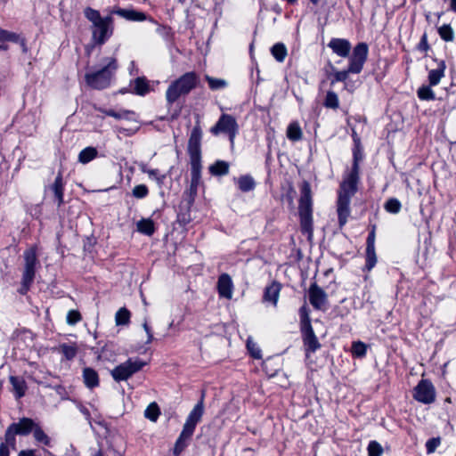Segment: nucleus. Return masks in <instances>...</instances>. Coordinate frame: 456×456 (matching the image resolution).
<instances>
[{
    "label": "nucleus",
    "instance_id": "27",
    "mask_svg": "<svg viewBox=\"0 0 456 456\" xmlns=\"http://www.w3.org/2000/svg\"><path fill=\"white\" fill-rule=\"evenodd\" d=\"M83 380L86 387L93 389L99 386V375L95 370L86 367L83 370Z\"/></svg>",
    "mask_w": 456,
    "mask_h": 456
},
{
    "label": "nucleus",
    "instance_id": "20",
    "mask_svg": "<svg viewBox=\"0 0 456 456\" xmlns=\"http://www.w3.org/2000/svg\"><path fill=\"white\" fill-rule=\"evenodd\" d=\"M111 13L117 14L127 20L131 21H143V20H150L151 22L155 23L156 21L151 18L148 17L146 13L143 12H139L134 9H123V8H118L116 10H113Z\"/></svg>",
    "mask_w": 456,
    "mask_h": 456
},
{
    "label": "nucleus",
    "instance_id": "33",
    "mask_svg": "<svg viewBox=\"0 0 456 456\" xmlns=\"http://www.w3.org/2000/svg\"><path fill=\"white\" fill-rule=\"evenodd\" d=\"M98 156V151L93 146L83 149L78 154V161L82 164H87Z\"/></svg>",
    "mask_w": 456,
    "mask_h": 456
},
{
    "label": "nucleus",
    "instance_id": "52",
    "mask_svg": "<svg viewBox=\"0 0 456 456\" xmlns=\"http://www.w3.org/2000/svg\"><path fill=\"white\" fill-rule=\"evenodd\" d=\"M149 190L145 184H139L134 187L132 195L136 199H144L148 196Z\"/></svg>",
    "mask_w": 456,
    "mask_h": 456
},
{
    "label": "nucleus",
    "instance_id": "7",
    "mask_svg": "<svg viewBox=\"0 0 456 456\" xmlns=\"http://www.w3.org/2000/svg\"><path fill=\"white\" fill-rule=\"evenodd\" d=\"M300 317V331L306 355L309 353H314L321 347L317 337L314 334V329L311 324L310 310L305 303L299 308Z\"/></svg>",
    "mask_w": 456,
    "mask_h": 456
},
{
    "label": "nucleus",
    "instance_id": "26",
    "mask_svg": "<svg viewBox=\"0 0 456 456\" xmlns=\"http://www.w3.org/2000/svg\"><path fill=\"white\" fill-rule=\"evenodd\" d=\"M99 111L105 114L106 116L112 117L116 119H126V120H135V112L128 110H120L119 111H116L114 110H106L100 108Z\"/></svg>",
    "mask_w": 456,
    "mask_h": 456
},
{
    "label": "nucleus",
    "instance_id": "23",
    "mask_svg": "<svg viewBox=\"0 0 456 456\" xmlns=\"http://www.w3.org/2000/svg\"><path fill=\"white\" fill-rule=\"evenodd\" d=\"M281 286L277 281H273L269 286H266L264 290L263 302L270 303L276 306Z\"/></svg>",
    "mask_w": 456,
    "mask_h": 456
},
{
    "label": "nucleus",
    "instance_id": "19",
    "mask_svg": "<svg viewBox=\"0 0 456 456\" xmlns=\"http://www.w3.org/2000/svg\"><path fill=\"white\" fill-rule=\"evenodd\" d=\"M328 47L339 57H350L352 45L347 39L337 37L331 38L328 44Z\"/></svg>",
    "mask_w": 456,
    "mask_h": 456
},
{
    "label": "nucleus",
    "instance_id": "16",
    "mask_svg": "<svg viewBox=\"0 0 456 456\" xmlns=\"http://www.w3.org/2000/svg\"><path fill=\"white\" fill-rule=\"evenodd\" d=\"M25 266L22 276L28 281L35 279L36 265L38 264L37 251L35 248H30L24 252Z\"/></svg>",
    "mask_w": 456,
    "mask_h": 456
},
{
    "label": "nucleus",
    "instance_id": "3",
    "mask_svg": "<svg viewBox=\"0 0 456 456\" xmlns=\"http://www.w3.org/2000/svg\"><path fill=\"white\" fill-rule=\"evenodd\" d=\"M204 399L205 391H202L200 400L190 411L185 423L183 424L182 432L175 441L174 447V454L175 456H178L188 446L189 441L191 439L197 424L200 422L204 414Z\"/></svg>",
    "mask_w": 456,
    "mask_h": 456
},
{
    "label": "nucleus",
    "instance_id": "5",
    "mask_svg": "<svg viewBox=\"0 0 456 456\" xmlns=\"http://www.w3.org/2000/svg\"><path fill=\"white\" fill-rule=\"evenodd\" d=\"M298 214L300 227L303 233H313V199L311 185L303 181L300 185V198L298 202Z\"/></svg>",
    "mask_w": 456,
    "mask_h": 456
},
{
    "label": "nucleus",
    "instance_id": "53",
    "mask_svg": "<svg viewBox=\"0 0 456 456\" xmlns=\"http://www.w3.org/2000/svg\"><path fill=\"white\" fill-rule=\"evenodd\" d=\"M82 320V315L77 310H69L66 321L69 325H76Z\"/></svg>",
    "mask_w": 456,
    "mask_h": 456
},
{
    "label": "nucleus",
    "instance_id": "45",
    "mask_svg": "<svg viewBox=\"0 0 456 456\" xmlns=\"http://www.w3.org/2000/svg\"><path fill=\"white\" fill-rule=\"evenodd\" d=\"M367 346L362 341H355L352 344V354L355 357L362 358L366 355Z\"/></svg>",
    "mask_w": 456,
    "mask_h": 456
},
{
    "label": "nucleus",
    "instance_id": "4",
    "mask_svg": "<svg viewBox=\"0 0 456 456\" xmlns=\"http://www.w3.org/2000/svg\"><path fill=\"white\" fill-rule=\"evenodd\" d=\"M104 61V66L100 69L85 75V80L92 89L103 90L111 84L114 74L118 69V62L114 57L105 58Z\"/></svg>",
    "mask_w": 456,
    "mask_h": 456
},
{
    "label": "nucleus",
    "instance_id": "24",
    "mask_svg": "<svg viewBox=\"0 0 456 456\" xmlns=\"http://www.w3.org/2000/svg\"><path fill=\"white\" fill-rule=\"evenodd\" d=\"M131 85H133L131 92L136 95L144 96L151 90L150 82L145 77H136L131 82Z\"/></svg>",
    "mask_w": 456,
    "mask_h": 456
},
{
    "label": "nucleus",
    "instance_id": "14",
    "mask_svg": "<svg viewBox=\"0 0 456 456\" xmlns=\"http://www.w3.org/2000/svg\"><path fill=\"white\" fill-rule=\"evenodd\" d=\"M197 193V190L191 191L190 189L189 196L186 200H183L179 205V211L177 213V222L180 225L185 226L192 220L191 216V208L193 205L194 198Z\"/></svg>",
    "mask_w": 456,
    "mask_h": 456
},
{
    "label": "nucleus",
    "instance_id": "50",
    "mask_svg": "<svg viewBox=\"0 0 456 456\" xmlns=\"http://www.w3.org/2000/svg\"><path fill=\"white\" fill-rule=\"evenodd\" d=\"M85 16L87 20H89L93 25L103 20L104 17H102L100 12L91 7H87L85 10Z\"/></svg>",
    "mask_w": 456,
    "mask_h": 456
},
{
    "label": "nucleus",
    "instance_id": "42",
    "mask_svg": "<svg viewBox=\"0 0 456 456\" xmlns=\"http://www.w3.org/2000/svg\"><path fill=\"white\" fill-rule=\"evenodd\" d=\"M159 414L160 410L156 403H150L144 411L145 418L154 422L158 419Z\"/></svg>",
    "mask_w": 456,
    "mask_h": 456
},
{
    "label": "nucleus",
    "instance_id": "37",
    "mask_svg": "<svg viewBox=\"0 0 456 456\" xmlns=\"http://www.w3.org/2000/svg\"><path fill=\"white\" fill-rule=\"evenodd\" d=\"M302 130L297 122H292L287 128V137L292 141L297 142L302 138Z\"/></svg>",
    "mask_w": 456,
    "mask_h": 456
},
{
    "label": "nucleus",
    "instance_id": "43",
    "mask_svg": "<svg viewBox=\"0 0 456 456\" xmlns=\"http://www.w3.org/2000/svg\"><path fill=\"white\" fill-rule=\"evenodd\" d=\"M205 78L208 81V86L211 90L224 89L228 86L227 81L222 78H215L208 75H207Z\"/></svg>",
    "mask_w": 456,
    "mask_h": 456
},
{
    "label": "nucleus",
    "instance_id": "49",
    "mask_svg": "<svg viewBox=\"0 0 456 456\" xmlns=\"http://www.w3.org/2000/svg\"><path fill=\"white\" fill-rule=\"evenodd\" d=\"M141 170L142 173L148 174L150 178H154L159 184H162L166 178L165 175H159V171L158 169H149L145 165L141 167Z\"/></svg>",
    "mask_w": 456,
    "mask_h": 456
},
{
    "label": "nucleus",
    "instance_id": "48",
    "mask_svg": "<svg viewBox=\"0 0 456 456\" xmlns=\"http://www.w3.org/2000/svg\"><path fill=\"white\" fill-rule=\"evenodd\" d=\"M438 33L440 37L446 42H451L454 38V33L450 25H443L440 27L438 28Z\"/></svg>",
    "mask_w": 456,
    "mask_h": 456
},
{
    "label": "nucleus",
    "instance_id": "31",
    "mask_svg": "<svg viewBox=\"0 0 456 456\" xmlns=\"http://www.w3.org/2000/svg\"><path fill=\"white\" fill-rule=\"evenodd\" d=\"M229 163L224 160H216L209 166V173L214 176H222L229 173Z\"/></svg>",
    "mask_w": 456,
    "mask_h": 456
},
{
    "label": "nucleus",
    "instance_id": "58",
    "mask_svg": "<svg viewBox=\"0 0 456 456\" xmlns=\"http://www.w3.org/2000/svg\"><path fill=\"white\" fill-rule=\"evenodd\" d=\"M11 445L5 441L4 443L2 442L0 444V456H9L10 455V451H9V447Z\"/></svg>",
    "mask_w": 456,
    "mask_h": 456
},
{
    "label": "nucleus",
    "instance_id": "21",
    "mask_svg": "<svg viewBox=\"0 0 456 456\" xmlns=\"http://www.w3.org/2000/svg\"><path fill=\"white\" fill-rule=\"evenodd\" d=\"M233 283L228 273H222L218 277L217 290L221 297L231 299L232 297Z\"/></svg>",
    "mask_w": 456,
    "mask_h": 456
},
{
    "label": "nucleus",
    "instance_id": "34",
    "mask_svg": "<svg viewBox=\"0 0 456 456\" xmlns=\"http://www.w3.org/2000/svg\"><path fill=\"white\" fill-rule=\"evenodd\" d=\"M237 183L239 189L243 192L253 191L256 187V183L249 175H240L237 180Z\"/></svg>",
    "mask_w": 456,
    "mask_h": 456
},
{
    "label": "nucleus",
    "instance_id": "18",
    "mask_svg": "<svg viewBox=\"0 0 456 456\" xmlns=\"http://www.w3.org/2000/svg\"><path fill=\"white\" fill-rule=\"evenodd\" d=\"M359 173L351 169L347 177L341 183L338 194H346L352 198L357 191V183L359 182Z\"/></svg>",
    "mask_w": 456,
    "mask_h": 456
},
{
    "label": "nucleus",
    "instance_id": "29",
    "mask_svg": "<svg viewBox=\"0 0 456 456\" xmlns=\"http://www.w3.org/2000/svg\"><path fill=\"white\" fill-rule=\"evenodd\" d=\"M137 231L144 235L151 236L155 232V224L151 218H142L136 224Z\"/></svg>",
    "mask_w": 456,
    "mask_h": 456
},
{
    "label": "nucleus",
    "instance_id": "59",
    "mask_svg": "<svg viewBox=\"0 0 456 456\" xmlns=\"http://www.w3.org/2000/svg\"><path fill=\"white\" fill-rule=\"evenodd\" d=\"M142 327H143L145 332L147 333V337H148L147 343H151L153 339V335H152L151 327L148 325L147 321H144Z\"/></svg>",
    "mask_w": 456,
    "mask_h": 456
},
{
    "label": "nucleus",
    "instance_id": "9",
    "mask_svg": "<svg viewBox=\"0 0 456 456\" xmlns=\"http://www.w3.org/2000/svg\"><path fill=\"white\" fill-rule=\"evenodd\" d=\"M146 364L139 358L133 360L129 358L123 363L116 366L111 371V377L116 382L125 381L131 378L134 373L140 371Z\"/></svg>",
    "mask_w": 456,
    "mask_h": 456
},
{
    "label": "nucleus",
    "instance_id": "35",
    "mask_svg": "<svg viewBox=\"0 0 456 456\" xmlns=\"http://www.w3.org/2000/svg\"><path fill=\"white\" fill-rule=\"evenodd\" d=\"M271 53L278 62H283L288 53L287 47L283 43H276L272 46Z\"/></svg>",
    "mask_w": 456,
    "mask_h": 456
},
{
    "label": "nucleus",
    "instance_id": "61",
    "mask_svg": "<svg viewBox=\"0 0 456 456\" xmlns=\"http://www.w3.org/2000/svg\"><path fill=\"white\" fill-rule=\"evenodd\" d=\"M78 409H79L80 412L85 416L86 419L90 422L91 413H90L89 410L82 404H79Z\"/></svg>",
    "mask_w": 456,
    "mask_h": 456
},
{
    "label": "nucleus",
    "instance_id": "41",
    "mask_svg": "<svg viewBox=\"0 0 456 456\" xmlns=\"http://www.w3.org/2000/svg\"><path fill=\"white\" fill-rule=\"evenodd\" d=\"M130 312L126 308H120L115 315V321L117 325H127L130 322Z\"/></svg>",
    "mask_w": 456,
    "mask_h": 456
},
{
    "label": "nucleus",
    "instance_id": "57",
    "mask_svg": "<svg viewBox=\"0 0 456 456\" xmlns=\"http://www.w3.org/2000/svg\"><path fill=\"white\" fill-rule=\"evenodd\" d=\"M33 281H34V279H31L28 281L27 279H25V277L22 276L21 287L19 289V293L21 294V295H25L28 291V289H29L31 284L33 283Z\"/></svg>",
    "mask_w": 456,
    "mask_h": 456
},
{
    "label": "nucleus",
    "instance_id": "39",
    "mask_svg": "<svg viewBox=\"0 0 456 456\" xmlns=\"http://www.w3.org/2000/svg\"><path fill=\"white\" fill-rule=\"evenodd\" d=\"M418 97L422 101H434L436 100L435 92L431 89L430 85L422 86L417 91Z\"/></svg>",
    "mask_w": 456,
    "mask_h": 456
},
{
    "label": "nucleus",
    "instance_id": "11",
    "mask_svg": "<svg viewBox=\"0 0 456 456\" xmlns=\"http://www.w3.org/2000/svg\"><path fill=\"white\" fill-rule=\"evenodd\" d=\"M238 132L236 119L229 114H222L216 124L210 128V133L218 135L220 133L227 134L231 142L233 141Z\"/></svg>",
    "mask_w": 456,
    "mask_h": 456
},
{
    "label": "nucleus",
    "instance_id": "15",
    "mask_svg": "<svg viewBox=\"0 0 456 456\" xmlns=\"http://www.w3.org/2000/svg\"><path fill=\"white\" fill-rule=\"evenodd\" d=\"M309 302L316 310L323 309V306L328 302V296L326 292L314 282L310 285L308 290Z\"/></svg>",
    "mask_w": 456,
    "mask_h": 456
},
{
    "label": "nucleus",
    "instance_id": "8",
    "mask_svg": "<svg viewBox=\"0 0 456 456\" xmlns=\"http://www.w3.org/2000/svg\"><path fill=\"white\" fill-rule=\"evenodd\" d=\"M37 422L27 417L20 419L18 422H13L5 430L4 440L12 447L16 445V436H27L32 433Z\"/></svg>",
    "mask_w": 456,
    "mask_h": 456
},
{
    "label": "nucleus",
    "instance_id": "22",
    "mask_svg": "<svg viewBox=\"0 0 456 456\" xmlns=\"http://www.w3.org/2000/svg\"><path fill=\"white\" fill-rule=\"evenodd\" d=\"M436 67L428 71V83L430 86H435L440 83L442 77H444V71L446 69L445 61L444 60L434 59Z\"/></svg>",
    "mask_w": 456,
    "mask_h": 456
},
{
    "label": "nucleus",
    "instance_id": "47",
    "mask_svg": "<svg viewBox=\"0 0 456 456\" xmlns=\"http://www.w3.org/2000/svg\"><path fill=\"white\" fill-rule=\"evenodd\" d=\"M367 451L368 456H382L384 452L382 445L375 440H372L369 443Z\"/></svg>",
    "mask_w": 456,
    "mask_h": 456
},
{
    "label": "nucleus",
    "instance_id": "62",
    "mask_svg": "<svg viewBox=\"0 0 456 456\" xmlns=\"http://www.w3.org/2000/svg\"><path fill=\"white\" fill-rule=\"evenodd\" d=\"M17 44L20 45L23 53H27L28 52L27 40L23 36L20 37V40H19Z\"/></svg>",
    "mask_w": 456,
    "mask_h": 456
},
{
    "label": "nucleus",
    "instance_id": "54",
    "mask_svg": "<svg viewBox=\"0 0 456 456\" xmlns=\"http://www.w3.org/2000/svg\"><path fill=\"white\" fill-rule=\"evenodd\" d=\"M441 444L440 437H433L427 441L426 449L428 453H433Z\"/></svg>",
    "mask_w": 456,
    "mask_h": 456
},
{
    "label": "nucleus",
    "instance_id": "55",
    "mask_svg": "<svg viewBox=\"0 0 456 456\" xmlns=\"http://www.w3.org/2000/svg\"><path fill=\"white\" fill-rule=\"evenodd\" d=\"M157 33L159 34L167 41L170 40L172 37L171 28L164 25H159L158 27Z\"/></svg>",
    "mask_w": 456,
    "mask_h": 456
},
{
    "label": "nucleus",
    "instance_id": "60",
    "mask_svg": "<svg viewBox=\"0 0 456 456\" xmlns=\"http://www.w3.org/2000/svg\"><path fill=\"white\" fill-rule=\"evenodd\" d=\"M18 456H37V452L35 449L21 450Z\"/></svg>",
    "mask_w": 456,
    "mask_h": 456
},
{
    "label": "nucleus",
    "instance_id": "51",
    "mask_svg": "<svg viewBox=\"0 0 456 456\" xmlns=\"http://www.w3.org/2000/svg\"><path fill=\"white\" fill-rule=\"evenodd\" d=\"M247 349L253 358H255V359L262 358L261 349L250 338H248L247 340Z\"/></svg>",
    "mask_w": 456,
    "mask_h": 456
},
{
    "label": "nucleus",
    "instance_id": "25",
    "mask_svg": "<svg viewBox=\"0 0 456 456\" xmlns=\"http://www.w3.org/2000/svg\"><path fill=\"white\" fill-rule=\"evenodd\" d=\"M51 190L54 194L58 207H61L64 202V183L61 173H59L55 177L54 183L51 186Z\"/></svg>",
    "mask_w": 456,
    "mask_h": 456
},
{
    "label": "nucleus",
    "instance_id": "6",
    "mask_svg": "<svg viewBox=\"0 0 456 456\" xmlns=\"http://www.w3.org/2000/svg\"><path fill=\"white\" fill-rule=\"evenodd\" d=\"M199 82V76L194 72H186L176 80L173 81L166 92V99L168 104L175 102L179 97L187 95L193 90Z\"/></svg>",
    "mask_w": 456,
    "mask_h": 456
},
{
    "label": "nucleus",
    "instance_id": "17",
    "mask_svg": "<svg viewBox=\"0 0 456 456\" xmlns=\"http://www.w3.org/2000/svg\"><path fill=\"white\" fill-rule=\"evenodd\" d=\"M351 198L346 194H338L337 202V212L339 227L342 228L347 222L350 215Z\"/></svg>",
    "mask_w": 456,
    "mask_h": 456
},
{
    "label": "nucleus",
    "instance_id": "64",
    "mask_svg": "<svg viewBox=\"0 0 456 456\" xmlns=\"http://www.w3.org/2000/svg\"><path fill=\"white\" fill-rule=\"evenodd\" d=\"M91 456H103V453L101 450H98L94 452Z\"/></svg>",
    "mask_w": 456,
    "mask_h": 456
},
{
    "label": "nucleus",
    "instance_id": "2",
    "mask_svg": "<svg viewBox=\"0 0 456 456\" xmlns=\"http://www.w3.org/2000/svg\"><path fill=\"white\" fill-rule=\"evenodd\" d=\"M369 53V46L366 43H358L353 49L349 57V63L346 69L337 70L331 62L328 63L330 70L333 72L331 85L337 82H346L349 74H359L363 69V65L367 61Z\"/></svg>",
    "mask_w": 456,
    "mask_h": 456
},
{
    "label": "nucleus",
    "instance_id": "38",
    "mask_svg": "<svg viewBox=\"0 0 456 456\" xmlns=\"http://www.w3.org/2000/svg\"><path fill=\"white\" fill-rule=\"evenodd\" d=\"M323 105L328 109L337 110L339 106L338 94L333 91H328L323 102Z\"/></svg>",
    "mask_w": 456,
    "mask_h": 456
},
{
    "label": "nucleus",
    "instance_id": "12",
    "mask_svg": "<svg viewBox=\"0 0 456 456\" xmlns=\"http://www.w3.org/2000/svg\"><path fill=\"white\" fill-rule=\"evenodd\" d=\"M413 398L424 404H430L436 400V389L428 379H421L413 389Z\"/></svg>",
    "mask_w": 456,
    "mask_h": 456
},
{
    "label": "nucleus",
    "instance_id": "44",
    "mask_svg": "<svg viewBox=\"0 0 456 456\" xmlns=\"http://www.w3.org/2000/svg\"><path fill=\"white\" fill-rule=\"evenodd\" d=\"M384 208L388 213L397 214L400 212L402 208V204L397 199L391 198L387 200V202L384 205Z\"/></svg>",
    "mask_w": 456,
    "mask_h": 456
},
{
    "label": "nucleus",
    "instance_id": "40",
    "mask_svg": "<svg viewBox=\"0 0 456 456\" xmlns=\"http://www.w3.org/2000/svg\"><path fill=\"white\" fill-rule=\"evenodd\" d=\"M22 35L0 28V42H12L17 44Z\"/></svg>",
    "mask_w": 456,
    "mask_h": 456
},
{
    "label": "nucleus",
    "instance_id": "13",
    "mask_svg": "<svg viewBox=\"0 0 456 456\" xmlns=\"http://www.w3.org/2000/svg\"><path fill=\"white\" fill-rule=\"evenodd\" d=\"M376 225H372L367 239L365 249V265L363 271L370 272L377 264V255L375 249Z\"/></svg>",
    "mask_w": 456,
    "mask_h": 456
},
{
    "label": "nucleus",
    "instance_id": "63",
    "mask_svg": "<svg viewBox=\"0 0 456 456\" xmlns=\"http://www.w3.org/2000/svg\"><path fill=\"white\" fill-rule=\"evenodd\" d=\"M450 2L451 10L456 13V0H450Z\"/></svg>",
    "mask_w": 456,
    "mask_h": 456
},
{
    "label": "nucleus",
    "instance_id": "10",
    "mask_svg": "<svg viewBox=\"0 0 456 456\" xmlns=\"http://www.w3.org/2000/svg\"><path fill=\"white\" fill-rule=\"evenodd\" d=\"M113 18L108 15L92 26V39L97 45H104L113 34Z\"/></svg>",
    "mask_w": 456,
    "mask_h": 456
},
{
    "label": "nucleus",
    "instance_id": "30",
    "mask_svg": "<svg viewBox=\"0 0 456 456\" xmlns=\"http://www.w3.org/2000/svg\"><path fill=\"white\" fill-rule=\"evenodd\" d=\"M32 434H33V437H34L35 441L38 444H43L45 446H49V447L52 446L51 438L43 430V428H41V426L38 423H37L35 428L32 431Z\"/></svg>",
    "mask_w": 456,
    "mask_h": 456
},
{
    "label": "nucleus",
    "instance_id": "56",
    "mask_svg": "<svg viewBox=\"0 0 456 456\" xmlns=\"http://www.w3.org/2000/svg\"><path fill=\"white\" fill-rule=\"evenodd\" d=\"M418 50L421 52H428L430 48L428 42V36L426 33H424L420 38L419 43L417 45Z\"/></svg>",
    "mask_w": 456,
    "mask_h": 456
},
{
    "label": "nucleus",
    "instance_id": "32",
    "mask_svg": "<svg viewBox=\"0 0 456 456\" xmlns=\"http://www.w3.org/2000/svg\"><path fill=\"white\" fill-rule=\"evenodd\" d=\"M363 159V151L361 146L360 139H354V147L353 149V165L352 168L355 171L360 172V162Z\"/></svg>",
    "mask_w": 456,
    "mask_h": 456
},
{
    "label": "nucleus",
    "instance_id": "46",
    "mask_svg": "<svg viewBox=\"0 0 456 456\" xmlns=\"http://www.w3.org/2000/svg\"><path fill=\"white\" fill-rule=\"evenodd\" d=\"M297 192L295 188L292 184H289L288 187L285 189V191L281 195V200L283 201H286L289 207L294 206V199Z\"/></svg>",
    "mask_w": 456,
    "mask_h": 456
},
{
    "label": "nucleus",
    "instance_id": "36",
    "mask_svg": "<svg viewBox=\"0 0 456 456\" xmlns=\"http://www.w3.org/2000/svg\"><path fill=\"white\" fill-rule=\"evenodd\" d=\"M59 352L63 354L66 360L70 361L76 357L77 346L76 344L69 345L63 343L59 346Z\"/></svg>",
    "mask_w": 456,
    "mask_h": 456
},
{
    "label": "nucleus",
    "instance_id": "28",
    "mask_svg": "<svg viewBox=\"0 0 456 456\" xmlns=\"http://www.w3.org/2000/svg\"><path fill=\"white\" fill-rule=\"evenodd\" d=\"M10 383L13 388L15 397L20 399L25 395L27 385L22 378L11 376L9 378Z\"/></svg>",
    "mask_w": 456,
    "mask_h": 456
},
{
    "label": "nucleus",
    "instance_id": "1",
    "mask_svg": "<svg viewBox=\"0 0 456 456\" xmlns=\"http://www.w3.org/2000/svg\"><path fill=\"white\" fill-rule=\"evenodd\" d=\"M201 139L202 129L198 120L191 132L187 147L191 164V190L194 192L201 180Z\"/></svg>",
    "mask_w": 456,
    "mask_h": 456
}]
</instances>
